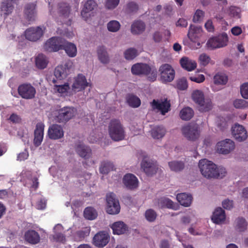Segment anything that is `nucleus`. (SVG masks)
Masks as SVG:
<instances>
[{"mask_svg": "<svg viewBox=\"0 0 248 248\" xmlns=\"http://www.w3.org/2000/svg\"><path fill=\"white\" fill-rule=\"evenodd\" d=\"M49 11L51 15L56 16V18L58 22L65 24L67 25H70L69 7L67 3L64 2L59 3L55 7L54 11L52 9H50Z\"/></svg>", "mask_w": 248, "mask_h": 248, "instance_id": "f257e3e1", "label": "nucleus"}, {"mask_svg": "<svg viewBox=\"0 0 248 248\" xmlns=\"http://www.w3.org/2000/svg\"><path fill=\"white\" fill-rule=\"evenodd\" d=\"M110 137L114 141H120L125 138V133L120 121L117 119L112 120L108 125Z\"/></svg>", "mask_w": 248, "mask_h": 248, "instance_id": "f03ea898", "label": "nucleus"}, {"mask_svg": "<svg viewBox=\"0 0 248 248\" xmlns=\"http://www.w3.org/2000/svg\"><path fill=\"white\" fill-rule=\"evenodd\" d=\"M199 168L202 174L204 177L212 178L217 175L216 165L207 159H202L199 161Z\"/></svg>", "mask_w": 248, "mask_h": 248, "instance_id": "7ed1b4c3", "label": "nucleus"}, {"mask_svg": "<svg viewBox=\"0 0 248 248\" xmlns=\"http://www.w3.org/2000/svg\"><path fill=\"white\" fill-rule=\"evenodd\" d=\"M76 114L73 108L64 107L53 112V119L57 122L65 123L72 118Z\"/></svg>", "mask_w": 248, "mask_h": 248, "instance_id": "20e7f679", "label": "nucleus"}, {"mask_svg": "<svg viewBox=\"0 0 248 248\" xmlns=\"http://www.w3.org/2000/svg\"><path fill=\"white\" fill-rule=\"evenodd\" d=\"M193 100L201 107V109L203 111H207L212 108V103L210 100L205 99L203 93L198 90H195L192 93Z\"/></svg>", "mask_w": 248, "mask_h": 248, "instance_id": "39448f33", "label": "nucleus"}, {"mask_svg": "<svg viewBox=\"0 0 248 248\" xmlns=\"http://www.w3.org/2000/svg\"><path fill=\"white\" fill-rule=\"evenodd\" d=\"M182 131L183 135L190 140H196L200 137V127L196 124H190L184 126Z\"/></svg>", "mask_w": 248, "mask_h": 248, "instance_id": "423d86ee", "label": "nucleus"}, {"mask_svg": "<svg viewBox=\"0 0 248 248\" xmlns=\"http://www.w3.org/2000/svg\"><path fill=\"white\" fill-rule=\"evenodd\" d=\"M229 38L226 33H222L217 36L211 38L207 42L208 47L212 49L224 47L228 44Z\"/></svg>", "mask_w": 248, "mask_h": 248, "instance_id": "0eeeda50", "label": "nucleus"}, {"mask_svg": "<svg viewBox=\"0 0 248 248\" xmlns=\"http://www.w3.org/2000/svg\"><path fill=\"white\" fill-rule=\"evenodd\" d=\"M107 212L109 214L115 215L120 212V206L119 201L116 198L115 195L110 193L107 194Z\"/></svg>", "mask_w": 248, "mask_h": 248, "instance_id": "6e6552de", "label": "nucleus"}, {"mask_svg": "<svg viewBox=\"0 0 248 248\" xmlns=\"http://www.w3.org/2000/svg\"><path fill=\"white\" fill-rule=\"evenodd\" d=\"M63 40L58 37H52L47 40L44 45V48L48 52H56L62 49Z\"/></svg>", "mask_w": 248, "mask_h": 248, "instance_id": "1a4fd4ad", "label": "nucleus"}, {"mask_svg": "<svg viewBox=\"0 0 248 248\" xmlns=\"http://www.w3.org/2000/svg\"><path fill=\"white\" fill-rule=\"evenodd\" d=\"M235 143L230 139H225L218 142L216 145L217 151L223 155H228L233 151Z\"/></svg>", "mask_w": 248, "mask_h": 248, "instance_id": "9d476101", "label": "nucleus"}, {"mask_svg": "<svg viewBox=\"0 0 248 248\" xmlns=\"http://www.w3.org/2000/svg\"><path fill=\"white\" fill-rule=\"evenodd\" d=\"M72 62L70 61L65 62L64 64L58 66L55 69L54 76L58 80H62L66 78L69 74Z\"/></svg>", "mask_w": 248, "mask_h": 248, "instance_id": "9b49d317", "label": "nucleus"}, {"mask_svg": "<svg viewBox=\"0 0 248 248\" xmlns=\"http://www.w3.org/2000/svg\"><path fill=\"white\" fill-rule=\"evenodd\" d=\"M160 78L163 82H171L175 77V71L169 64H162L159 68Z\"/></svg>", "mask_w": 248, "mask_h": 248, "instance_id": "f8f14e48", "label": "nucleus"}, {"mask_svg": "<svg viewBox=\"0 0 248 248\" xmlns=\"http://www.w3.org/2000/svg\"><path fill=\"white\" fill-rule=\"evenodd\" d=\"M18 92L22 98L31 99L34 97L36 90L31 84L25 83L18 87Z\"/></svg>", "mask_w": 248, "mask_h": 248, "instance_id": "ddd939ff", "label": "nucleus"}, {"mask_svg": "<svg viewBox=\"0 0 248 248\" xmlns=\"http://www.w3.org/2000/svg\"><path fill=\"white\" fill-rule=\"evenodd\" d=\"M45 29V28L43 27L29 28L25 31V36L28 40L36 41L42 37Z\"/></svg>", "mask_w": 248, "mask_h": 248, "instance_id": "4468645a", "label": "nucleus"}, {"mask_svg": "<svg viewBox=\"0 0 248 248\" xmlns=\"http://www.w3.org/2000/svg\"><path fill=\"white\" fill-rule=\"evenodd\" d=\"M232 133L234 138L240 142L245 140L248 136L246 128L238 124H236L232 126Z\"/></svg>", "mask_w": 248, "mask_h": 248, "instance_id": "2eb2a0df", "label": "nucleus"}, {"mask_svg": "<svg viewBox=\"0 0 248 248\" xmlns=\"http://www.w3.org/2000/svg\"><path fill=\"white\" fill-rule=\"evenodd\" d=\"M141 168L148 176L155 174L160 170L155 162L144 159L140 164Z\"/></svg>", "mask_w": 248, "mask_h": 248, "instance_id": "dca6fc26", "label": "nucleus"}, {"mask_svg": "<svg viewBox=\"0 0 248 248\" xmlns=\"http://www.w3.org/2000/svg\"><path fill=\"white\" fill-rule=\"evenodd\" d=\"M202 33V29L201 26L192 25L190 26L188 36L190 40L197 46L194 48H197L200 46V43L198 41V39L201 37Z\"/></svg>", "mask_w": 248, "mask_h": 248, "instance_id": "f3484780", "label": "nucleus"}, {"mask_svg": "<svg viewBox=\"0 0 248 248\" xmlns=\"http://www.w3.org/2000/svg\"><path fill=\"white\" fill-rule=\"evenodd\" d=\"M151 105L153 109H157L162 115H165L170 110V104L167 99L154 100Z\"/></svg>", "mask_w": 248, "mask_h": 248, "instance_id": "a211bd4d", "label": "nucleus"}, {"mask_svg": "<svg viewBox=\"0 0 248 248\" xmlns=\"http://www.w3.org/2000/svg\"><path fill=\"white\" fill-rule=\"evenodd\" d=\"M89 85L85 77L82 74H78L74 80L72 85V92L77 93L85 89Z\"/></svg>", "mask_w": 248, "mask_h": 248, "instance_id": "6ab92c4d", "label": "nucleus"}, {"mask_svg": "<svg viewBox=\"0 0 248 248\" xmlns=\"http://www.w3.org/2000/svg\"><path fill=\"white\" fill-rule=\"evenodd\" d=\"M47 135L49 139L58 140L64 136V131L62 126L57 124L51 125L47 130Z\"/></svg>", "mask_w": 248, "mask_h": 248, "instance_id": "aec40b11", "label": "nucleus"}, {"mask_svg": "<svg viewBox=\"0 0 248 248\" xmlns=\"http://www.w3.org/2000/svg\"><path fill=\"white\" fill-rule=\"evenodd\" d=\"M109 235L104 232H100L93 238V244L97 247L103 248L108 242Z\"/></svg>", "mask_w": 248, "mask_h": 248, "instance_id": "412c9836", "label": "nucleus"}, {"mask_svg": "<svg viewBox=\"0 0 248 248\" xmlns=\"http://www.w3.org/2000/svg\"><path fill=\"white\" fill-rule=\"evenodd\" d=\"M123 181L125 187L130 189H134L139 186V181L133 174L127 173L124 175Z\"/></svg>", "mask_w": 248, "mask_h": 248, "instance_id": "4be33fe9", "label": "nucleus"}, {"mask_svg": "<svg viewBox=\"0 0 248 248\" xmlns=\"http://www.w3.org/2000/svg\"><path fill=\"white\" fill-rule=\"evenodd\" d=\"M97 4L93 0H87L83 5L81 11V16L86 20L91 16L92 12L97 8Z\"/></svg>", "mask_w": 248, "mask_h": 248, "instance_id": "5701e85b", "label": "nucleus"}, {"mask_svg": "<svg viewBox=\"0 0 248 248\" xmlns=\"http://www.w3.org/2000/svg\"><path fill=\"white\" fill-rule=\"evenodd\" d=\"M53 82L55 83L53 87L54 92L58 93L60 96H68L73 93L68 83H65L62 85L58 84L55 79L53 80Z\"/></svg>", "mask_w": 248, "mask_h": 248, "instance_id": "b1692460", "label": "nucleus"}, {"mask_svg": "<svg viewBox=\"0 0 248 248\" xmlns=\"http://www.w3.org/2000/svg\"><path fill=\"white\" fill-rule=\"evenodd\" d=\"M151 71V66L145 63H138L131 67V72L136 75H148Z\"/></svg>", "mask_w": 248, "mask_h": 248, "instance_id": "393cba45", "label": "nucleus"}, {"mask_svg": "<svg viewBox=\"0 0 248 248\" xmlns=\"http://www.w3.org/2000/svg\"><path fill=\"white\" fill-rule=\"evenodd\" d=\"M44 124L42 123H38L34 130V144L39 146L42 143L44 138Z\"/></svg>", "mask_w": 248, "mask_h": 248, "instance_id": "a878e982", "label": "nucleus"}, {"mask_svg": "<svg viewBox=\"0 0 248 248\" xmlns=\"http://www.w3.org/2000/svg\"><path fill=\"white\" fill-rule=\"evenodd\" d=\"M53 237L55 241L62 243L65 242V236L63 233L64 232L63 227L61 224L56 225L53 228Z\"/></svg>", "mask_w": 248, "mask_h": 248, "instance_id": "bb28decb", "label": "nucleus"}, {"mask_svg": "<svg viewBox=\"0 0 248 248\" xmlns=\"http://www.w3.org/2000/svg\"><path fill=\"white\" fill-rule=\"evenodd\" d=\"M158 206L159 208H167L176 210L179 205L168 198L162 197L158 200Z\"/></svg>", "mask_w": 248, "mask_h": 248, "instance_id": "cd10ccee", "label": "nucleus"}, {"mask_svg": "<svg viewBox=\"0 0 248 248\" xmlns=\"http://www.w3.org/2000/svg\"><path fill=\"white\" fill-rule=\"evenodd\" d=\"M225 211L221 208L218 207L215 209L212 217L213 222L216 224H221L225 220Z\"/></svg>", "mask_w": 248, "mask_h": 248, "instance_id": "c85d7f7f", "label": "nucleus"}, {"mask_svg": "<svg viewBox=\"0 0 248 248\" xmlns=\"http://www.w3.org/2000/svg\"><path fill=\"white\" fill-rule=\"evenodd\" d=\"M76 150L79 156L85 159L89 158L91 155V149L85 146L83 143L79 142L77 145Z\"/></svg>", "mask_w": 248, "mask_h": 248, "instance_id": "c756f323", "label": "nucleus"}, {"mask_svg": "<svg viewBox=\"0 0 248 248\" xmlns=\"http://www.w3.org/2000/svg\"><path fill=\"white\" fill-rule=\"evenodd\" d=\"M62 49H63L66 54L71 58H74L77 54V48L75 44L68 42L64 43L63 41Z\"/></svg>", "mask_w": 248, "mask_h": 248, "instance_id": "7c9ffc66", "label": "nucleus"}, {"mask_svg": "<svg viewBox=\"0 0 248 248\" xmlns=\"http://www.w3.org/2000/svg\"><path fill=\"white\" fill-rule=\"evenodd\" d=\"M176 199L182 205L185 207L189 206L191 204L192 200L191 195L186 193L178 194L176 196Z\"/></svg>", "mask_w": 248, "mask_h": 248, "instance_id": "2f4dec72", "label": "nucleus"}, {"mask_svg": "<svg viewBox=\"0 0 248 248\" xmlns=\"http://www.w3.org/2000/svg\"><path fill=\"white\" fill-rule=\"evenodd\" d=\"M24 13L27 18L30 20H34L36 16V5L34 3H29L26 5Z\"/></svg>", "mask_w": 248, "mask_h": 248, "instance_id": "473e14b6", "label": "nucleus"}, {"mask_svg": "<svg viewBox=\"0 0 248 248\" xmlns=\"http://www.w3.org/2000/svg\"><path fill=\"white\" fill-rule=\"evenodd\" d=\"M111 228L114 234L120 235L127 231V226L123 222L119 221L112 224Z\"/></svg>", "mask_w": 248, "mask_h": 248, "instance_id": "72a5a7b5", "label": "nucleus"}, {"mask_svg": "<svg viewBox=\"0 0 248 248\" xmlns=\"http://www.w3.org/2000/svg\"><path fill=\"white\" fill-rule=\"evenodd\" d=\"M180 62L182 67L188 71L194 70L197 66V63L195 61L187 57L182 58Z\"/></svg>", "mask_w": 248, "mask_h": 248, "instance_id": "f704fd0d", "label": "nucleus"}, {"mask_svg": "<svg viewBox=\"0 0 248 248\" xmlns=\"http://www.w3.org/2000/svg\"><path fill=\"white\" fill-rule=\"evenodd\" d=\"M26 241L31 244H37L40 241V236L38 232L33 230H29L25 234Z\"/></svg>", "mask_w": 248, "mask_h": 248, "instance_id": "c9c22d12", "label": "nucleus"}, {"mask_svg": "<svg viewBox=\"0 0 248 248\" xmlns=\"http://www.w3.org/2000/svg\"><path fill=\"white\" fill-rule=\"evenodd\" d=\"M151 133L154 139H161L165 135L166 129L162 126H155L152 128Z\"/></svg>", "mask_w": 248, "mask_h": 248, "instance_id": "e433bc0d", "label": "nucleus"}, {"mask_svg": "<svg viewBox=\"0 0 248 248\" xmlns=\"http://www.w3.org/2000/svg\"><path fill=\"white\" fill-rule=\"evenodd\" d=\"M224 12L231 17L235 19H239L241 17V10L240 8L235 6H231L226 11L225 10Z\"/></svg>", "mask_w": 248, "mask_h": 248, "instance_id": "4c0bfd02", "label": "nucleus"}, {"mask_svg": "<svg viewBox=\"0 0 248 248\" xmlns=\"http://www.w3.org/2000/svg\"><path fill=\"white\" fill-rule=\"evenodd\" d=\"M47 58L42 54H38L35 58V64L37 68L42 69L45 68L48 63Z\"/></svg>", "mask_w": 248, "mask_h": 248, "instance_id": "58836bf2", "label": "nucleus"}, {"mask_svg": "<svg viewBox=\"0 0 248 248\" xmlns=\"http://www.w3.org/2000/svg\"><path fill=\"white\" fill-rule=\"evenodd\" d=\"M145 25L141 21H137L133 23L131 26V32L135 34L141 33L145 30Z\"/></svg>", "mask_w": 248, "mask_h": 248, "instance_id": "ea45409f", "label": "nucleus"}, {"mask_svg": "<svg viewBox=\"0 0 248 248\" xmlns=\"http://www.w3.org/2000/svg\"><path fill=\"white\" fill-rule=\"evenodd\" d=\"M98 57L99 61L103 63H107L109 61V58L104 46H99L97 49Z\"/></svg>", "mask_w": 248, "mask_h": 248, "instance_id": "a19ab883", "label": "nucleus"}, {"mask_svg": "<svg viewBox=\"0 0 248 248\" xmlns=\"http://www.w3.org/2000/svg\"><path fill=\"white\" fill-rule=\"evenodd\" d=\"M194 115L193 109L190 107L184 108L180 112V116L182 120H189Z\"/></svg>", "mask_w": 248, "mask_h": 248, "instance_id": "79ce46f5", "label": "nucleus"}, {"mask_svg": "<svg viewBox=\"0 0 248 248\" xmlns=\"http://www.w3.org/2000/svg\"><path fill=\"white\" fill-rule=\"evenodd\" d=\"M114 169L113 163L108 161H104L101 163L99 170L102 174H108L109 171L112 170Z\"/></svg>", "mask_w": 248, "mask_h": 248, "instance_id": "37998d69", "label": "nucleus"}, {"mask_svg": "<svg viewBox=\"0 0 248 248\" xmlns=\"http://www.w3.org/2000/svg\"><path fill=\"white\" fill-rule=\"evenodd\" d=\"M126 102L133 108H137L140 105V100L139 97L133 94H128L126 96Z\"/></svg>", "mask_w": 248, "mask_h": 248, "instance_id": "c03bdc74", "label": "nucleus"}, {"mask_svg": "<svg viewBox=\"0 0 248 248\" xmlns=\"http://www.w3.org/2000/svg\"><path fill=\"white\" fill-rule=\"evenodd\" d=\"M228 81L227 76L223 73H217L214 77V82L215 85H225Z\"/></svg>", "mask_w": 248, "mask_h": 248, "instance_id": "a18cd8bd", "label": "nucleus"}, {"mask_svg": "<svg viewBox=\"0 0 248 248\" xmlns=\"http://www.w3.org/2000/svg\"><path fill=\"white\" fill-rule=\"evenodd\" d=\"M169 166L171 170L178 172L184 168V163L182 161H172L169 162Z\"/></svg>", "mask_w": 248, "mask_h": 248, "instance_id": "49530a36", "label": "nucleus"}, {"mask_svg": "<svg viewBox=\"0 0 248 248\" xmlns=\"http://www.w3.org/2000/svg\"><path fill=\"white\" fill-rule=\"evenodd\" d=\"M97 214L95 210L91 207H87L84 211V217L88 220H93L96 218Z\"/></svg>", "mask_w": 248, "mask_h": 248, "instance_id": "de8ad7c7", "label": "nucleus"}, {"mask_svg": "<svg viewBox=\"0 0 248 248\" xmlns=\"http://www.w3.org/2000/svg\"><path fill=\"white\" fill-rule=\"evenodd\" d=\"M205 14L204 11L201 9H197L193 15L192 18L193 22L196 23L202 22L204 20Z\"/></svg>", "mask_w": 248, "mask_h": 248, "instance_id": "09e8293b", "label": "nucleus"}, {"mask_svg": "<svg viewBox=\"0 0 248 248\" xmlns=\"http://www.w3.org/2000/svg\"><path fill=\"white\" fill-rule=\"evenodd\" d=\"M170 32L167 30L161 31H156L153 34V39L155 42H160L163 38V36H170Z\"/></svg>", "mask_w": 248, "mask_h": 248, "instance_id": "8fccbe9b", "label": "nucleus"}, {"mask_svg": "<svg viewBox=\"0 0 248 248\" xmlns=\"http://www.w3.org/2000/svg\"><path fill=\"white\" fill-rule=\"evenodd\" d=\"M120 27V23L117 20H111L107 24V29L110 32H117Z\"/></svg>", "mask_w": 248, "mask_h": 248, "instance_id": "3c124183", "label": "nucleus"}, {"mask_svg": "<svg viewBox=\"0 0 248 248\" xmlns=\"http://www.w3.org/2000/svg\"><path fill=\"white\" fill-rule=\"evenodd\" d=\"M233 105L236 108L246 109L248 108V101L242 99H237L233 101Z\"/></svg>", "mask_w": 248, "mask_h": 248, "instance_id": "603ef678", "label": "nucleus"}, {"mask_svg": "<svg viewBox=\"0 0 248 248\" xmlns=\"http://www.w3.org/2000/svg\"><path fill=\"white\" fill-rule=\"evenodd\" d=\"M13 7L11 4L6 3L4 2L2 3L1 6V15L5 17L11 14L13 11Z\"/></svg>", "mask_w": 248, "mask_h": 248, "instance_id": "864d4df0", "label": "nucleus"}, {"mask_svg": "<svg viewBox=\"0 0 248 248\" xmlns=\"http://www.w3.org/2000/svg\"><path fill=\"white\" fill-rule=\"evenodd\" d=\"M146 219L149 222L154 221L157 217L156 212L152 209L147 210L144 214Z\"/></svg>", "mask_w": 248, "mask_h": 248, "instance_id": "5fc2aeb1", "label": "nucleus"}, {"mask_svg": "<svg viewBox=\"0 0 248 248\" xmlns=\"http://www.w3.org/2000/svg\"><path fill=\"white\" fill-rule=\"evenodd\" d=\"M247 227V223L243 218H238L236 220V228L239 232L245 231Z\"/></svg>", "mask_w": 248, "mask_h": 248, "instance_id": "6e6d98bb", "label": "nucleus"}, {"mask_svg": "<svg viewBox=\"0 0 248 248\" xmlns=\"http://www.w3.org/2000/svg\"><path fill=\"white\" fill-rule=\"evenodd\" d=\"M138 55L136 49L130 48L127 49L124 52V57L126 60H130L135 58Z\"/></svg>", "mask_w": 248, "mask_h": 248, "instance_id": "4d7b16f0", "label": "nucleus"}, {"mask_svg": "<svg viewBox=\"0 0 248 248\" xmlns=\"http://www.w3.org/2000/svg\"><path fill=\"white\" fill-rule=\"evenodd\" d=\"M120 2V0H107L105 3V7L109 10L115 8Z\"/></svg>", "mask_w": 248, "mask_h": 248, "instance_id": "13d9d810", "label": "nucleus"}, {"mask_svg": "<svg viewBox=\"0 0 248 248\" xmlns=\"http://www.w3.org/2000/svg\"><path fill=\"white\" fill-rule=\"evenodd\" d=\"M91 229L90 227H86L82 229V230L78 232L77 234L79 239H83L88 236L90 234Z\"/></svg>", "mask_w": 248, "mask_h": 248, "instance_id": "bf43d9fd", "label": "nucleus"}, {"mask_svg": "<svg viewBox=\"0 0 248 248\" xmlns=\"http://www.w3.org/2000/svg\"><path fill=\"white\" fill-rule=\"evenodd\" d=\"M199 60L201 65L205 66L209 63L210 58L209 56L203 53L200 55Z\"/></svg>", "mask_w": 248, "mask_h": 248, "instance_id": "052dcab7", "label": "nucleus"}, {"mask_svg": "<svg viewBox=\"0 0 248 248\" xmlns=\"http://www.w3.org/2000/svg\"><path fill=\"white\" fill-rule=\"evenodd\" d=\"M240 93L244 98L248 99V83H245L242 85L240 88Z\"/></svg>", "mask_w": 248, "mask_h": 248, "instance_id": "680f3d73", "label": "nucleus"}, {"mask_svg": "<svg viewBox=\"0 0 248 248\" xmlns=\"http://www.w3.org/2000/svg\"><path fill=\"white\" fill-rule=\"evenodd\" d=\"M216 173L217 174V176L214 177L215 178H221L225 176L226 174V169L222 167H219L218 168L216 166Z\"/></svg>", "mask_w": 248, "mask_h": 248, "instance_id": "e2e57ef3", "label": "nucleus"}, {"mask_svg": "<svg viewBox=\"0 0 248 248\" xmlns=\"http://www.w3.org/2000/svg\"><path fill=\"white\" fill-rule=\"evenodd\" d=\"M29 157V153L27 150L25 149L23 152L19 153L17 155L16 160L18 161H22L27 159Z\"/></svg>", "mask_w": 248, "mask_h": 248, "instance_id": "0e129e2a", "label": "nucleus"}, {"mask_svg": "<svg viewBox=\"0 0 248 248\" xmlns=\"http://www.w3.org/2000/svg\"><path fill=\"white\" fill-rule=\"evenodd\" d=\"M177 86L178 89L184 90L187 88V83L185 78H181L178 80Z\"/></svg>", "mask_w": 248, "mask_h": 248, "instance_id": "69168bd1", "label": "nucleus"}, {"mask_svg": "<svg viewBox=\"0 0 248 248\" xmlns=\"http://www.w3.org/2000/svg\"><path fill=\"white\" fill-rule=\"evenodd\" d=\"M189 79L192 81L198 83L203 82L205 80L204 76L202 74L198 75L197 76H191Z\"/></svg>", "mask_w": 248, "mask_h": 248, "instance_id": "338daca9", "label": "nucleus"}, {"mask_svg": "<svg viewBox=\"0 0 248 248\" xmlns=\"http://www.w3.org/2000/svg\"><path fill=\"white\" fill-rule=\"evenodd\" d=\"M194 217L195 215L193 213L190 215H186L181 218V222L184 224H187L190 223L191 221L193 220Z\"/></svg>", "mask_w": 248, "mask_h": 248, "instance_id": "774afa93", "label": "nucleus"}]
</instances>
